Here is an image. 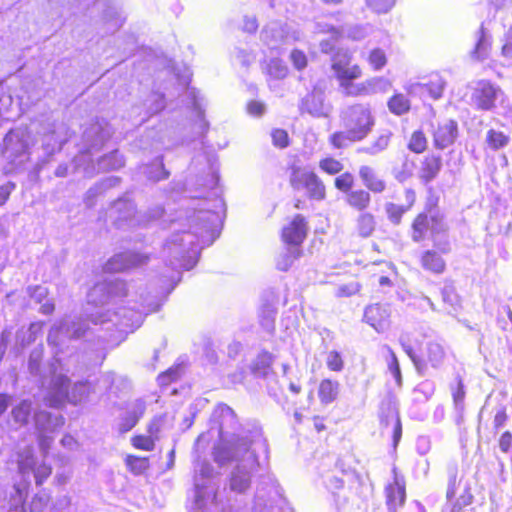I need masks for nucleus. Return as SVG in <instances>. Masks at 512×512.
Instances as JSON below:
<instances>
[{
    "instance_id": "nucleus-50",
    "label": "nucleus",
    "mask_w": 512,
    "mask_h": 512,
    "mask_svg": "<svg viewBox=\"0 0 512 512\" xmlns=\"http://www.w3.org/2000/svg\"><path fill=\"white\" fill-rule=\"evenodd\" d=\"M247 112L255 117H259L264 113V104L260 101L251 100L247 103Z\"/></svg>"
},
{
    "instance_id": "nucleus-30",
    "label": "nucleus",
    "mask_w": 512,
    "mask_h": 512,
    "mask_svg": "<svg viewBox=\"0 0 512 512\" xmlns=\"http://www.w3.org/2000/svg\"><path fill=\"white\" fill-rule=\"evenodd\" d=\"M328 141L334 149H343L351 143L358 142L346 129L333 132Z\"/></svg>"
},
{
    "instance_id": "nucleus-34",
    "label": "nucleus",
    "mask_w": 512,
    "mask_h": 512,
    "mask_svg": "<svg viewBox=\"0 0 512 512\" xmlns=\"http://www.w3.org/2000/svg\"><path fill=\"white\" fill-rule=\"evenodd\" d=\"M213 459L219 465H224L234 459V452L227 444H218L213 450Z\"/></svg>"
},
{
    "instance_id": "nucleus-26",
    "label": "nucleus",
    "mask_w": 512,
    "mask_h": 512,
    "mask_svg": "<svg viewBox=\"0 0 512 512\" xmlns=\"http://www.w3.org/2000/svg\"><path fill=\"white\" fill-rule=\"evenodd\" d=\"M407 149L413 154H422L428 148V138L422 128L414 130L408 138Z\"/></svg>"
},
{
    "instance_id": "nucleus-11",
    "label": "nucleus",
    "mask_w": 512,
    "mask_h": 512,
    "mask_svg": "<svg viewBox=\"0 0 512 512\" xmlns=\"http://www.w3.org/2000/svg\"><path fill=\"white\" fill-rule=\"evenodd\" d=\"M458 123L454 119H447L438 123L432 131L433 146L438 150H444L453 145L458 138Z\"/></svg>"
},
{
    "instance_id": "nucleus-38",
    "label": "nucleus",
    "mask_w": 512,
    "mask_h": 512,
    "mask_svg": "<svg viewBox=\"0 0 512 512\" xmlns=\"http://www.w3.org/2000/svg\"><path fill=\"white\" fill-rule=\"evenodd\" d=\"M289 59L293 67L298 71H302L308 66V57L306 53L301 49H292L289 55Z\"/></svg>"
},
{
    "instance_id": "nucleus-40",
    "label": "nucleus",
    "mask_w": 512,
    "mask_h": 512,
    "mask_svg": "<svg viewBox=\"0 0 512 512\" xmlns=\"http://www.w3.org/2000/svg\"><path fill=\"white\" fill-rule=\"evenodd\" d=\"M272 143L275 147L283 149L289 146L290 139L285 129L276 128L271 132Z\"/></svg>"
},
{
    "instance_id": "nucleus-51",
    "label": "nucleus",
    "mask_w": 512,
    "mask_h": 512,
    "mask_svg": "<svg viewBox=\"0 0 512 512\" xmlns=\"http://www.w3.org/2000/svg\"><path fill=\"white\" fill-rule=\"evenodd\" d=\"M508 420V415L505 408L498 410L493 418V427L495 430L503 427Z\"/></svg>"
},
{
    "instance_id": "nucleus-61",
    "label": "nucleus",
    "mask_w": 512,
    "mask_h": 512,
    "mask_svg": "<svg viewBox=\"0 0 512 512\" xmlns=\"http://www.w3.org/2000/svg\"><path fill=\"white\" fill-rule=\"evenodd\" d=\"M378 283L380 286H392V280L388 276H380Z\"/></svg>"
},
{
    "instance_id": "nucleus-47",
    "label": "nucleus",
    "mask_w": 512,
    "mask_h": 512,
    "mask_svg": "<svg viewBox=\"0 0 512 512\" xmlns=\"http://www.w3.org/2000/svg\"><path fill=\"white\" fill-rule=\"evenodd\" d=\"M16 185L14 182L8 181L0 185V206L6 204L9 200L11 193L15 190Z\"/></svg>"
},
{
    "instance_id": "nucleus-4",
    "label": "nucleus",
    "mask_w": 512,
    "mask_h": 512,
    "mask_svg": "<svg viewBox=\"0 0 512 512\" xmlns=\"http://www.w3.org/2000/svg\"><path fill=\"white\" fill-rule=\"evenodd\" d=\"M345 129L359 142L365 139L374 126V118L368 105H351L343 117Z\"/></svg>"
},
{
    "instance_id": "nucleus-1",
    "label": "nucleus",
    "mask_w": 512,
    "mask_h": 512,
    "mask_svg": "<svg viewBox=\"0 0 512 512\" xmlns=\"http://www.w3.org/2000/svg\"><path fill=\"white\" fill-rule=\"evenodd\" d=\"M330 70L341 91L349 97L373 93L379 80L369 78L363 82H357L363 76V68L354 61L353 55L347 50H338L331 56Z\"/></svg>"
},
{
    "instance_id": "nucleus-16",
    "label": "nucleus",
    "mask_w": 512,
    "mask_h": 512,
    "mask_svg": "<svg viewBox=\"0 0 512 512\" xmlns=\"http://www.w3.org/2000/svg\"><path fill=\"white\" fill-rule=\"evenodd\" d=\"M359 177L369 193L380 194L386 190L385 180L371 166H361L359 168Z\"/></svg>"
},
{
    "instance_id": "nucleus-64",
    "label": "nucleus",
    "mask_w": 512,
    "mask_h": 512,
    "mask_svg": "<svg viewBox=\"0 0 512 512\" xmlns=\"http://www.w3.org/2000/svg\"><path fill=\"white\" fill-rule=\"evenodd\" d=\"M303 204H304L303 200H301V199H296V200L294 201L293 206H294V208H295V209H301V208H303Z\"/></svg>"
},
{
    "instance_id": "nucleus-23",
    "label": "nucleus",
    "mask_w": 512,
    "mask_h": 512,
    "mask_svg": "<svg viewBox=\"0 0 512 512\" xmlns=\"http://www.w3.org/2000/svg\"><path fill=\"white\" fill-rule=\"evenodd\" d=\"M355 223V232L361 238L370 237L376 229V220L372 213L359 212Z\"/></svg>"
},
{
    "instance_id": "nucleus-56",
    "label": "nucleus",
    "mask_w": 512,
    "mask_h": 512,
    "mask_svg": "<svg viewBox=\"0 0 512 512\" xmlns=\"http://www.w3.org/2000/svg\"><path fill=\"white\" fill-rule=\"evenodd\" d=\"M312 420H313L314 427L317 432H322V431L326 430V425L324 423V421H325L324 417L316 415L313 417Z\"/></svg>"
},
{
    "instance_id": "nucleus-20",
    "label": "nucleus",
    "mask_w": 512,
    "mask_h": 512,
    "mask_svg": "<svg viewBox=\"0 0 512 512\" xmlns=\"http://www.w3.org/2000/svg\"><path fill=\"white\" fill-rule=\"evenodd\" d=\"M340 390V383L331 378H324L318 386V397L321 403L330 404L334 402Z\"/></svg>"
},
{
    "instance_id": "nucleus-5",
    "label": "nucleus",
    "mask_w": 512,
    "mask_h": 512,
    "mask_svg": "<svg viewBox=\"0 0 512 512\" xmlns=\"http://www.w3.org/2000/svg\"><path fill=\"white\" fill-rule=\"evenodd\" d=\"M446 499L445 512H462L472 503L471 486L464 475H459L457 471L449 476Z\"/></svg>"
},
{
    "instance_id": "nucleus-22",
    "label": "nucleus",
    "mask_w": 512,
    "mask_h": 512,
    "mask_svg": "<svg viewBox=\"0 0 512 512\" xmlns=\"http://www.w3.org/2000/svg\"><path fill=\"white\" fill-rule=\"evenodd\" d=\"M264 74L269 81L285 79L289 74V68L280 58H272L265 63Z\"/></svg>"
},
{
    "instance_id": "nucleus-12",
    "label": "nucleus",
    "mask_w": 512,
    "mask_h": 512,
    "mask_svg": "<svg viewBox=\"0 0 512 512\" xmlns=\"http://www.w3.org/2000/svg\"><path fill=\"white\" fill-rule=\"evenodd\" d=\"M70 384V379L65 375H58L52 379L45 403L52 408L62 407L68 400Z\"/></svg>"
},
{
    "instance_id": "nucleus-41",
    "label": "nucleus",
    "mask_w": 512,
    "mask_h": 512,
    "mask_svg": "<svg viewBox=\"0 0 512 512\" xmlns=\"http://www.w3.org/2000/svg\"><path fill=\"white\" fill-rule=\"evenodd\" d=\"M389 356H390V359L387 364L388 369L392 373L397 385L400 386L402 384V375H401L399 361L397 359L396 354L391 349H389Z\"/></svg>"
},
{
    "instance_id": "nucleus-3",
    "label": "nucleus",
    "mask_w": 512,
    "mask_h": 512,
    "mask_svg": "<svg viewBox=\"0 0 512 512\" xmlns=\"http://www.w3.org/2000/svg\"><path fill=\"white\" fill-rule=\"evenodd\" d=\"M406 353L419 373H423L428 365L433 368L441 367L446 355L440 343L428 339L417 342L415 347H409Z\"/></svg>"
},
{
    "instance_id": "nucleus-29",
    "label": "nucleus",
    "mask_w": 512,
    "mask_h": 512,
    "mask_svg": "<svg viewBox=\"0 0 512 512\" xmlns=\"http://www.w3.org/2000/svg\"><path fill=\"white\" fill-rule=\"evenodd\" d=\"M183 373V366L181 363H176L161 372L157 376V383L160 387H167L175 382H177Z\"/></svg>"
},
{
    "instance_id": "nucleus-24",
    "label": "nucleus",
    "mask_w": 512,
    "mask_h": 512,
    "mask_svg": "<svg viewBox=\"0 0 512 512\" xmlns=\"http://www.w3.org/2000/svg\"><path fill=\"white\" fill-rule=\"evenodd\" d=\"M32 414V403L28 399H24L16 404L11 410V417L18 426L25 427L30 422Z\"/></svg>"
},
{
    "instance_id": "nucleus-55",
    "label": "nucleus",
    "mask_w": 512,
    "mask_h": 512,
    "mask_svg": "<svg viewBox=\"0 0 512 512\" xmlns=\"http://www.w3.org/2000/svg\"><path fill=\"white\" fill-rule=\"evenodd\" d=\"M359 289H360L359 284H355V285H351V286H341L339 288V293H340V295L349 296V295H352V294H355L356 292H358Z\"/></svg>"
},
{
    "instance_id": "nucleus-36",
    "label": "nucleus",
    "mask_w": 512,
    "mask_h": 512,
    "mask_svg": "<svg viewBox=\"0 0 512 512\" xmlns=\"http://www.w3.org/2000/svg\"><path fill=\"white\" fill-rule=\"evenodd\" d=\"M367 61L371 68L375 71L384 68L388 62L386 53L381 48H374L369 52Z\"/></svg>"
},
{
    "instance_id": "nucleus-14",
    "label": "nucleus",
    "mask_w": 512,
    "mask_h": 512,
    "mask_svg": "<svg viewBox=\"0 0 512 512\" xmlns=\"http://www.w3.org/2000/svg\"><path fill=\"white\" fill-rule=\"evenodd\" d=\"M448 252H450L448 242L439 248V251L433 249L423 251L420 255L421 267L431 274H443L446 270V261L441 254H446Z\"/></svg>"
},
{
    "instance_id": "nucleus-15",
    "label": "nucleus",
    "mask_w": 512,
    "mask_h": 512,
    "mask_svg": "<svg viewBox=\"0 0 512 512\" xmlns=\"http://www.w3.org/2000/svg\"><path fill=\"white\" fill-rule=\"evenodd\" d=\"M364 320L377 332H383L390 325V312L384 304H371L364 311Z\"/></svg>"
},
{
    "instance_id": "nucleus-37",
    "label": "nucleus",
    "mask_w": 512,
    "mask_h": 512,
    "mask_svg": "<svg viewBox=\"0 0 512 512\" xmlns=\"http://www.w3.org/2000/svg\"><path fill=\"white\" fill-rule=\"evenodd\" d=\"M325 362L328 370L332 372H341L345 366L342 355L336 350L327 353Z\"/></svg>"
},
{
    "instance_id": "nucleus-10",
    "label": "nucleus",
    "mask_w": 512,
    "mask_h": 512,
    "mask_svg": "<svg viewBox=\"0 0 512 512\" xmlns=\"http://www.w3.org/2000/svg\"><path fill=\"white\" fill-rule=\"evenodd\" d=\"M439 232L442 227V217L438 214L430 215L427 212L418 213L411 224V238L414 242L426 239L429 231Z\"/></svg>"
},
{
    "instance_id": "nucleus-63",
    "label": "nucleus",
    "mask_w": 512,
    "mask_h": 512,
    "mask_svg": "<svg viewBox=\"0 0 512 512\" xmlns=\"http://www.w3.org/2000/svg\"><path fill=\"white\" fill-rule=\"evenodd\" d=\"M168 457H169L168 466L172 467L174 465V461H175V450L174 449H172L169 452Z\"/></svg>"
},
{
    "instance_id": "nucleus-17",
    "label": "nucleus",
    "mask_w": 512,
    "mask_h": 512,
    "mask_svg": "<svg viewBox=\"0 0 512 512\" xmlns=\"http://www.w3.org/2000/svg\"><path fill=\"white\" fill-rule=\"evenodd\" d=\"M346 205L356 212L367 211L371 205V195L365 189H355L345 195Z\"/></svg>"
},
{
    "instance_id": "nucleus-27",
    "label": "nucleus",
    "mask_w": 512,
    "mask_h": 512,
    "mask_svg": "<svg viewBox=\"0 0 512 512\" xmlns=\"http://www.w3.org/2000/svg\"><path fill=\"white\" fill-rule=\"evenodd\" d=\"M124 463L127 470L133 475H142L150 467L149 457L147 456L128 454L124 459Z\"/></svg>"
},
{
    "instance_id": "nucleus-21",
    "label": "nucleus",
    "mask_w": 512,
    "mask_h": 512,
    "mask_svg": "<svg viewBox=\"0 0 512 512\" xmlns=\"http://www.w3.org/2000/svg\"><path fill=\"white\" fill-rule=\"evenodd\" d=\"M491 47V39L487 34L484 24H481L478 29V38L472 51V57L479 61L486 59L489 56Z\"/></svg>"
},
{
    "instance_id": "nucleus-58",
    "label": "nucleus",
    "mask_w": 512,
    "mask_h": 512,
    "mask_svg": "<svg viewBox=\"0 0 512 512\" xmlns=\"http://www.w3.org/2000/svg\"><path fill=\"white\" fill-rule=\"evenodd\" d=\"M276 402L281 405L283 408H290L291 405H295V402H289L285 395L277 396L275 395Z\"/></svg>"
},
{
    "instance_id": "nucleus-9",
    "label": "nucleus",
    "mask_w": 512,
    "mask_h": 512,
    "mask_svg": "<svg viewBox=\"0 0 512 512\" xmlns=\"http://www.w3.org/2000/svg\"><path fill=\"white\" fill-rule=\"evenodd\" d=\"M308 221L302 214H295L282 228L281 240L289 246L300 247L308 235Z\"/></svg>"
},
{
    "instance_id": "nucleus-42",
    "label": "nucleus",
    "mask_w": 512,
    "mask_h": 512,
    "mask_svg": "<svg viewBox=\"0 0 512 512\" xmlns=\"http://www.w3.org/2000/svg\"><path fill=\"white\" fill-rule=\"evenodd\" d=\"M302 252L297 249L290 254L281 256L277 262V268L281 271H287L293 264V262L301 257Z\"/></svg>"
},
{
    "instance_id": "nucleus-52",
    "label": "nucleus",
    "mask_w": 512,
    "mask_h": 512,
    "mask_svg": "<svg viewBox=\"0 0 512 512\" xmlns=\"http://www.w3.org/2000/svg\"><path fill=\"white\" fill-rule=\"evenodd\" d=\"M501 54L504 57H512V32L505 35L504 43L501 47Z\"/></svg>"
},
{
    "instance_id": "nucleus-6",
    "label": "nucleus",
    "mask_w": 512,
    "mask_h": 512,
    "mask_svg": "<svg viewBox=\"0 0 512 512\" xmlns=\"http://www.w3.org/2000/svg\"><path fill=\"white\" fill-rule=\"evenodd\" d=\"M504 98L499 85L488 79H480L471 88L470 101L476 111L487 112L497 108L498 98Z\"/></svg>"
},
{
    "instance_id": "nucleus-32",
    "label": "nucleus",
    "mask_w": 512,
    "mask_h": 512,
    "mask_svg": "<svg viewBox=\"0 0 512 512\" xmlns=\"http://www.w3.org/2000/svg\"><path fill=\"white\" fill-rule=\"evenodd\" d=\"M422 86L433 99H439L443 94L445 82L440 76L434 75Z\"/></svg>"
},
{
    "instance_id": "nucleus-57",
    "label": "nucleus",
    "mask_w": 512,
    "mask_h": 512,
    "mask_svg": "<svg viewBox=\"0 0 512 512\" xmlns=\"http://www.w3.org/2000/svg\"><path fill=\"white\" fill-rule=\"evenodd\" d=\"M54 311L55 304L52 301H48L40 307V312L44 315H51L54 313Z\"/></svg>"
},
{
    "instance_id": "nucleus-39",
    "label": "nucleus",
    "mask_w": 512,
    "mask_h": 512,
    "mask_svg": "<svg viewBox=\"0 0 512 512\" xmlns=\"http://www.w3.org/2000/svg\"><path fill=\"white\" fill-rule=\"evenodd\" d=\"M396 3V0H366L367 7L378 14L387 13Z\"/></svg>"
},
{
    "instance_id": "nucleus-25",
    "label": "nucleus",
    "mask_w": 512,
    "mask_h": 512,
    "mask_svg": "<svg viewBox=\"0 0 512 512\" xmlns=\"http://www.w3.org/2000/svg\"><path fill=\"white\" fill-rule=\"evenodd\" d=\"M387 106L389 111L396 116L407 114L411 110L409 98L401 92L393 93L387 101Z\"/></svg>"
},
{
    "instance_id": "nucleus-44",
    "label": "nucleus",
    "mask_w": 512,
    "mask_h": 512,
    "mask_svg": "<svg viewBox=\"0 0 512 512\" xmlns=\"http://www.w3.org/2000/svg\"><path fill=\"white\" fill-rule=\"evenodd\" d=\"M250 486V480L245 475H233L230 480V487L237 492H245Z\"/></svg>"
},
{
    "instance_id": "nucleus-46",
    "label": "nucleus",
    "mask_w": 512,
    "mask_h": 512,
    "mask_svg": "<svg viewBox=\"0 0 512 512\" xmlns=\"http://www.w3.org/2000/svg\"><path fill=\"white\" fill-rule=\"evenodd\" d=\"M465 386L461 376L456 377V386L452 388V398L456 405L462 404L465 398Z\"/></svg>"
},
{
    "instance_id": "nucleus-48",
    "label": "nucleus",
    "mask_w": 512,
    "mask_h": 512,
    "mask_svg": "<svg viewBox=\"0 0 512 512\" xmlns=\"http://www.w3.org/2000/svg\"><path fill=\"white\" fill-rule=\"evenodd\" d=\"M498 445L503 453H508L512 449V433L504 431L498 439Z\"/></svg>"
},
{
    "instance_id": "nucleus-33",
    "label": "nucleus",
    "mask_w": 512,
    "mask_h": 512,
    "mask_svg": "<svg viewBox=\"0 0 512 512\" xmlns=\"http://www.w3.org/2000/svg\"><path fill=\"white\" fill-rule=\"evenodd\" d=\"M355 184V178L349 171L343 172L334 179V187L345 195L351 192Z\"/></svg>"
},
{
    "instance_id": "nucleus-8",
    "label": "nucleus",
    "mask_w": 512,
    "mask_h": 512,
    "mask_svg": "<svg viewBox=\"0 0 512 512\" xmlns=\"http://www.w3.org/2000/svg\"><path fill=\"white\" fill-rule=\"evenodd\" d=\"M444 160L441 154L430 152L424 155L417 166V178L423 185L437 180L442 172Z\"/></svg>"
},
{
    "instance_id": "nucleus-18",
    "label": "nucleus",
    "mask_w": 512,
    "mask_h": 512,
    "mask_svg": "<svg viewBox=\"0 0 512 512\" xmlns=\"http://www.w3.org/2000/svg\"><path fill=\"white\" fill-rule=\"evenodd\" d=\"M510 142L511 137L508 133L495 128H489L485 134V147L492 152L507 148Z\"/></svg>"
},
{
    "instance_id": "nucleus-7",
    "label": "nucleus",
    "mask_w": 512,
    "mask_h": 512,
    "mask_svg": "<svg viewBox=\"0 0 512 512\" xmlns=\"http://www.w3.org/2000/svg\"><path fill=\"white\" fill-rule=\"evenodd\" d=\"M150 255L141 252L119 253L111 257L104 265V270L110 273L123 272L132 268L146 265Z\"/></svg>"
},
{
    "instance_id": "nucleus-54",
    "label": "nucleus",
    "mask_w": 512,
    "mask_h": 512,
    "mask_svg": "<svg viewBox=\"0 0 512 512\" xmlns=\"http://www.w3.org/2000/svg\"><path fill=\"white\" fill-rule=\"evenodd\" d=\"M11 402V396L6 393H0V416L8 409Z\"/></svg>"
},
{
    "instance_id": "nucleus-13",
    "label": "nucleus",
    "mask_w": 512,
    "mask_h": 512,
    "mask_svg": "<svg viewBox=\"0 0 512 512\" xmlns=\"http://www.w3.org/2000/svg\"><path fill=\"white\" fill-rule=\"evenodd\" d=\"M393 481L385 487L386 505L392 512H396L406 501V483L403 477L393 470Z\"/></svg>"
},
{
    "instance_id": "nucleus-62",
    "label": "nucleus",
    "mask_w": 512,
    "mask_h": 512,
    "mask_svg": "<svg viewBox=\"0 0 512 512\" xmlns=\"http://www.w3.org/2000/svg\"><path fill=\"white\" fill-rule=\"evenodd\" d=\"M289 389L295 395H298L302 391V387L300 385H298V384H295V383H290Z\"/></svg>"
},
{
    "instance_id": "nucleus-35",
    "label": "nucleus",
    "mask_w": 512,
    "mask_h": 512,
    "mask_svg": "<svg viewBox=\"0 0 512 512\" xmlns=\"http://www.w3.org/2000/svg\"><path fill=\"white\" fill-rule=\"evenodd\" d=\"M131 445L137 450L150 452L155 449L156 441L149 435L136 434L131 437Z\"/></svg>"
},
{
    "instance_id": "nucleus-28",
    "label": "nucleus",
    "mask_w": 512,
    "mask_h": 512,
    "mask_svg": "<svg viewBox=\"0 0 512 512\" xmlns=\"http://www.w3.org/2000/svg\"><path fill=\"white\" fill-rule=\"evenodd\" d=\"M144 412L145 407L143 405H141L137 410L128 411L120 420L118 432L120 434H124L133 429L144 415Z\"/></svg>"
},
{
    "instance_id": "nucleus-19",
    "label": "nucleus",
    "mask_w": 512,
    "mask_h": 512,
    "mask_svg": "<svg viewBox=\"0 0 512 512\" xmlns=\"http://www.w3.org/2000/svg\"><path fill=\"white\" fill-rule=\"evenodd\" d=\"M274 356L269 351L263 350L257 354L251 362L250 371L258 377H265L273 371Z\"/></svg>"
},
{
    "instance_id": "nucleus-2",
    "label": "nucleus",
    "mask_w": 512,
    "mask_h": 512,
    "mask_svg": "<svg viewBox=\"0 0 512 512\" xmlns=\"http://www.w3.org/2000/svg\"><path fill=\"white\" fill-rule=\"evenodd\" d=\"M289 170V184L295 191L305 190L311 200L323 201L326 199V186L322 179L312 170L296 164H291Z\"/></svg>"
},
{
    "instance_id": "nucleus-45",
    "label": "nucleus",
    "mask_w": 512,
    "mask_h": 512,
    "mask_svg": "<svg viewBox=\"0 0 512 512\" xmlns=\"http://www.w3.org/2000/svg\"><path fill=\"white\" fill-rule=\"evenodd\" d=\"M407 211V208L390 203L386 206V212L389 220L394 224L401 222L403 214Z\"/></svg>"
},
{
    "instance_id": "nucleus-49",
    "label": "nucleus",
    "mask_w": 512,
    "mask_h": 512,
    "mask_svg": "<svg viewBox=\"0 0 512 512\" xmlns=\"http://www.w3.org/2000/svg\"><path fill=\"white\" fill-rule=\"evenodd\" d=\"M161 418L155 417L153 418L147 425L148 435L154 437V440L157 441L159 439V434L161 431Z\"/></svg>"
},
{
    "instance_id": "nucleus-53",
    "label": "nucleus",
    "mask_w": 512,
    "mask_h": 512,
    "mask_svg": "<svg viewBox=\"0 0 512 512\" xmlns=\"http://www.w3.org/2000/svg\"><path fill=\"white\" fill-rule=\"evenodd\" d=\"M401 436H402V424H401V420H400L399 416L396 415L395 421H394V427H393L394 445H397Z\"/></svg>"
},
{
    "instance_id": "nucleus-60",
    "label": "nucleus",
    "mask_w": 512,
    "mask_h": 512,
    "mask_svg": "<svg viewBox=\"0 0 512 512\" xmlns=\"http://www.w3.org/2000/svg\"><path fill=\"white\" fill-rule=\"evenodd\" d=\"M219 410H220L221 414L226 413V414H230L233 417L235 416L234 410L226 404L220 405Z\"/></svg>"
},
{
    "instance_id": "nucleus-31",
    "label": "nucleus",
    "mask_w": 512,
    "mask_h": 512,
    "mask_svg": "<svg viewBox=\"0 0 512 512\" xmlns=\"http://www.w3.org/2000/svg\"><path fill=\"white\" fill-rule=\"evenodd\" d=\"M319 168L328 175H337L344 169L343 163L332 157L326 156L319 160Z\"/></svg>"
},
{
    "instance_id": "nucleus-59",
    "label": "nucleus",
    "mask_w": 512,
    "mask_h": 512,
    "mask_svg": "<svg viewBox=\"0 0 512 512\" xmlns=\"http://www.w3.org/2000/svg\"><path fill=\"white\" fill-rule=\"evenodd\" d=\"M324 6L336 7L342 5L344 0H319Z\"/></svg>"
},
{
    "instance_id": "nucleus-43",
    "label": "nucleus",
    "mask_w": 512,
    "mask_h": 512,
    "mask_svg": "<svg viewBox=\"0 0 512 512\" xmlns=\"http://www.w3.org/2000/svg\"><path fill=\"white\" fill-rule=\"evenodd\" d=\"M51 474L52 467L49 464H39L34 471L36 485L41 486L51 476Z\"/></svg>"
}]
</instances>
